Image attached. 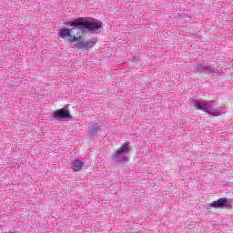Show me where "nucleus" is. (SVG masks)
<instances>
[{"label": "nucleus", "mask_w": 233, "mask_h": 233, "mask_svg": "<svg viewBox=\"0 0 233 233\" xmlns=\"http://www.w3.org/2000/svg\"><path fill=\"white\" fill-rule=\"evenodd\" d=\"M74 23H81V21L66 22L67 26H74L73 28H62L60 29L59 35L62 39H68L70 43H76L83 39L85 29L82 25H74Z\"/></svg>", "instance_id": "1"}, {"label": "nucleus", "mask_w": 233, "mask_h": 233, "mask_svg": "<svg viewBox=\"0 0 233 233\" xmlns=\"http://www.w3.org/2000/svg\"><path fill=\"white\" fill-rule=\"evenodd\" d=\"M73 25H81L82 28H84V30H89L90 32H99V30H101V28H103V23L101 22H97V21H93V22H83L80 21L78 23H73Z\"/></svg>", "instance_id": "2"}, {"label": "nucleus", "mask_w": 233, "mask_h": 233, "mask_svg": "<svg viewBox=\"0 0 233 233\" xmlns=\"http://www.w3.org/2000/svg\"><path fill=\"white\" fill-rule=\"evenodd\" d=\"M95 45H97V42L94 40H87L86 42H78L75 45V47L77 50H90V48H94Z\"/></svg>", "instance_id": "3"}, {"label": "nucleus", "mask_w": 233, "mask_h": 233, "mask_svg": "<svg viewBox=\"0 0 233 233\" xmlns=\"http://www.w3.org/2000/svg\"><path fill=\"white\" fill-rule=\"evenodd\" d=\"M194 106L197 108V110H202V112H205L206 114H210L211 116H218L212 113L207 106V102L197 100L194 102Z\"/></svg>", "instance_id": "4"}, {"label": "nucleus", "mask_w": 233, "mask_h": 233, "mask_svg": "<svg viewBox=\"0 0 233 233\" xmlns=\"http://www.w3.org/2000/svg\"><path fill=\"white\" fill-rule=\"evenodd\" d=\"M54 117L56 119H68L70 117V112L65 108L56 110L54 113Z\"/></svg>", "instance_id": "5"}, {"label": "nucleus", "mask_w": 233, "mask_h": 233, "mask_svg": "<svg viewBox=\"0 0 233 233\" xmlns=\"http://www.w3.org/2000/svg\"><path fill=\"white\" fill-rule=\"evenodd\" d=\"M228 199L219 198L218 200L213 201L210 206L213 208H223V207H228Z\"/></svg>", "instance_id": "6"}, {"label": "nucleus", "mask_w": 233, "mask_h": 233, "mask_svg": "<svg viewBox=\"0 0 233 233\" xmlns=\"http://www.w3.org/2000/svg\"><path fill=\"white\" fill-rule=\"evenodd\" d=\"M130 150V146L128 143H124L119 149L116 150L117 156H123V154H127Z\"/></svg>", "instance_id": "7"}, {"label": "nucleus", "mask_w": 233, "mask_h": 233, "mask_svg": "<svg viewBox=\"0 0 233 233\" xmlns=\"http://www.w3.org/2000/svg\"><path fill=\"white\" fill-rule=\"evenodd\" d=\"M82 168H83V162L81 160L76 159L73 161L72 170H74V172H80Z\"/></svg>", "instance_id": "8"}, {"label": "nucleus", "mask_w": 233, "mask_h": 233, "mask_svg": "<svg viewBox=\"0 0 233 233\" xmlns=\"http://www.w3.org/2000/svg\"><path fill=\"white\" fill-rule=\"evenodd\" d=\"M90 132H91V134H96L97 133V127H91Z\"/></svg>", "instance_id": "9"}]
</instances>
